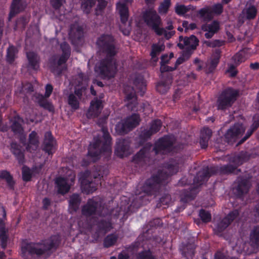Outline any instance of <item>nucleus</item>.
I'll list each match as a JSON object with an SVG mask.
<instances>
[{
    "label": "nucleus",
    "mask_w": 259,
    "mask_h": 259,
    "mask_svg": "<svg viewBox=\"0 0 259 259\" xmlns=\"http://www.w3.org/2000/svg\"><path fill=\"white\" fill-rule=\"evenodd\" d=\"M59 241V237L55 236L46 243L27 244L22 246V253L27 259H46L48 254V251L58 245Z\"/></svg>",
    "instance_id": "f257e3e1"
},
{
    "label": "nucleus",
    "mask_w": 259,
    "mask_h": 259,
    "mask_svg": "<svg viewBox=\"0 0 259 259\" xmlns=\"http://www.w3.org/2000/svg\"><path fill=\"white\" fill-rule=\"evenodd\" d=\"M111 138L107 130L103 128L99 137H95L89 148L88 157L92 161L98 159L101 154L107 156L111 153Z\"/></svg>",
    "instance_id": "f03ea898"
},
{
    "label": "nucleus",
    "mask_w": 259,
    "mask_h": 259,
    "mask_svg": "<svg viewBox=\"0 0 259 259\" xmlns=\"http://www.w3.org/2000/svg\"><path fill=\"white\" fill-rule=\"evenodd\" d=\"M259 247V227L254 229L250 234V242L244 243L242 239H238L235 246L233 247L234 251L237 253L244 251L246 254L257 251Z\"/></svg>",
    "instance_id": "7ed1b4c3"
},
{
    "label": "nucleus",
    "mask_w": 259,
    "mask_h": 259,
    "mask_svg": "<svg viewBox=\"0 0 259 259\" xmlns=\"http://www.w3.org/2000/svg\"><path fill=\"white\" fill-rule=\"evenodd\" d=\"M134 85V88L127 87L124 89V92L126 95V106L128 109H131L132 110L136 109V105L137 104L135 93H140L142 95L145 91L146 83L143 78L140 77L135 80Z\"/></svg>",
    "instance_id": "20e7f679"
},
{
    "label": "nucleus",
    "mask_w": 259,
    "mask_h": 259,
    "mask_svg": "<svg viewBox=\"0 0 259 259\" xmlns=\"http://www.w3.org/2000/svg\"><path fill=\"white\" fill-rule=\"evenodd\" d=\"M143 17L147 25L151 27L157 35H164L166 39L170 38L173 35L174 32H167L164 28L159 27L161 24V21L160 17L155 10L150 9L144 13Z\"/></svg>",
    "instance_id": "39448f33"
},
{
    "label": "nucleus",
    "mask_w": 259,
    "mask_h": 259,
    "mask_svg": "<svg viewBox=\"0 0 259 259\" xmlns=\"http://www.w3.org/2000/svg\"><path fill=\"white\" fill-rule=\"evenodd\" d=\"M95 71L104 79L113 77L117 71L116 63L112 59L106 60L96 64Z\"/></svg>",
    "instance_id": "423d86ee"
},
{
    "label": "nucleus",
    "mask_w": 259,
    "mask_h": 259,
    "mask_svg": "<svg viewBox=\"0 0 259 259\" xmlns=\"http://www.w3.org/2000/svg\"><path fill=\"white\" fill-rule=\"evenodd\" d=\"M75 175L72 170L67 171L65 178L60 177L55 180L56 188L59 193L64 194L70 190L71 186L74 184Z\"/></svg>",
    "instance_id": "0eeeda50"
},
{
    "label": "nucleus",
    "mask_w": 259,
    "mask_h": 259,
    "mask_svg": "<svg viewBox=\"0 0 259 259\" xmlns=\"http://www.w3.org/2000/svg\"><path fill=\"white\" fill-rule=\"evenodd\" d=\"M178 170V166L177 163L169 164L167 167V171L165 172H159L157 176L152 177L148 181L147 184L150 186V189H157L159 185L162 183L168 176L176 173Z\"/></svg>",
    "instance_id": "6e6552de"
},
{
    "label": "nucleus",
    "mask_w": 259,
    "mask_h": 259,
    "mask_svg": "<svg viewBox=\"0 0 259 259\" xmlns=\"http://www.w3.org/2000/svg\"><path fill=\"white\" fill-rule=\"evenodd\" d=\"M95 181H93L92 175L89 171H85L80 173L79 180L81 184V188L82 192L85 193H93L97 189V184L95 181L98 178L95 174L93 175Z\"/></svg>",
    "instance_id": "1a4fd4ad"
},
{
    "label": "nucleus",
    "mask_w": 259,
    "mask_h": 259,
    "mask_svg": "<svg viewBox=\"0 0 259 259\" xmlns=\"http://www.w3.org/2000/svg\"><path fill=\"white\" fill-rule=\"evenodd\" d=\"M237 95L236 91L231 89L226 90L222 93L218 100V108L224 109L231 106L236 100Z\"/></svg>",
    "instance_id": "9d476101"
},
{
    "label": "nucleus",
    "mask_w": 259,
    "mask_h": 259,
    "mask_svg": "<svg viewBox=\"0 0 259 259\" xmlns=\"http://www.w3.org/2000/svg\"><path fill=\"white\" fill-rule=\"evenodd\" d=\"M97 45L109 57L113 56L116 51L113 45V37L110 35L101 36L97 41Z\"/></svg>",
    "instance_id": "9b49d317"
},
{
    "label": "nucleus",
    "mask_w": 259,
    "mask_h": 259,
    "mask_svg": "<svg viewBox=\"0 0 259 259\" xmlns=\"http://www.w3.org/2000/svg\"><path fill=\"white\" fill-rule=\"evenodd\" d=\"M140 122L138 115L134 114L127 117L123 122H119L115 127L116 132L119 134H123L138 125Z\"/></svg>",
    "instance_id": "f8f14e48"
},
{
    "label": "nucleus",
    "mask_w": 259,
    "mask_h": 259,
    "mask_svg": "<svg viewBox=\"0 0 259 259\" xmlns=\"http://www.w3.org/2000/svg\"><path fill=\"white\" fill-rule=\"evenodd\" d=\"M175 138L172 136L164 137L160 139L156 143L154 150L156 154H166L172 151Z\"/></svg>",
    "instance_id": "ddd939ff"
},
{
    "label": "nucleus",
    "mask_w": 259,
    "mask_h": 259,
    "mask_svg": "<svg viewBox=\"0 0 259 259\" xmlns=\"http://www.w3.org/2000/svg\"><path fill=\"white\" fill-rule=\"evenodd\" d=\"M245 128L242 124H235L231 127L225 135V138L228 143L232 144L239 138L244 132Z\"/></svg>",
    "instance_id": "4468645a"
},
{
    "label": "nucleus",
    "mask_w": 259,
    "mask_h": 259,
    "mask_svg": "<svg viewBox=\"0 0 259 259\" xmlns=\"http://www.w3.org/2000/svg\"><path fill=\"white\" fill-rule=\"evenodd\" d=\"M199 40L197 38L192 35L189 37L183 38L182 36L180 37V42L178 44V47L186 50V53L190 54V52L194 50L196 48L198 45Z\"/></svg>",
    "instance_id": "2eb2a0df"
},
{
    "label": "nucleus",
    "mask_w": 259,
    "mask_h": 259,
    "mask_svg": "<svg viewBox=\"0 0 259 259\" xmlns=\"http://www.w3.org/2000/svg\"><path fill=\"white\" fill-rule=\"evenodd\" d=\"M238 211L234 210L229 213L227 217L224 218L220 223L216 225L214 228V231L215 233L219 234V233L225 230L230 223L238 216Z\"/></svg>",
    "instance_id": "dca6fc26"
},
{
    "label": "nucleus",
    "mask_w": 259,
    "mask_h": 259,
    "mask_svg": "<svg viewBox=\"0 0 259 259\" xmlns=\"http://www.w3.org/2000/svg\"><path fill=\"white\" fill-rule=\"evenodd\" d=\"M220 27V23L217 21H213L210 23L202 25L201 29L206 32L205 37L206 38H210L219 30Z\"/></svg>",
    "instance_id": "f3484780"
},
{
    "label": "nucleus",
    "mask_w": 259,
    "mask_h": 259,
    "mask_svg": "<svg viewBox=\"0 0 259 259\" xmlns=\"http://www.w3.org/2000/svg\"><path fill=\"white\" fill-rule=\"evenodd\" d=\"M115 154L120 157L127 156L130 153L129 143L127 140H119L117 143Z\"/></svg>",
    "instance_id": "a211bd4d"
},
{
    "label": "nucleus",
    "mask_w": 259,
    "mask_h": 259,
    "mask_svg": "<svg viewBox=\"0 0 259 259\" xmlns=\"http://www.w3.org/2000/svg\"><path fill=\"white\" fill-rule=\"evenodd\" d=\"M103 106L101 100L95 99L91 103V106L87 113L89 118H93L98 116L102 109Z\"/></svg>",
    "instance_id": "6ab92c4d"
},
{
    "label": "nucleus",
    "mask_w": 259,
    "mask_h": 259,
    "mask_svg": "<svg viewBox=\"0 0 259 259\" xmlns=\"http://www.w3.org/2000/svg\"><path fill=\"white\" fill-rule=\"evenodd\" d=\"M56 143L50 132H47L45 136L44 150L49 154L54 153L56 149Z\"/></svg>",
    "instance_id": "aec40b11"
},
{
    "label": "nucleus",
    "mask_w": 259,
    "mask_h": 259,
    "mask_svg": "<svg viewBox=\"0 0 259 259\" xmlns=\"http://www.w3.org/2000/svg\"><path fill=\"white\" fill-rule=\"evenodd\" d=\"M26 6L25 0H13L11 7L9 18L11 19L16 14L23 11Z\"/></svg>",
    "instance_id": "412c9836"
},
{
    "label": "nucleus",
    "mask_w": 259,
    "mask_h": 259,
    "mask_svg": "<svg viewBox=\"0 0 259 259\" xmlns=\"http://www.w3.org/2000/svg\"><path fill=\"white\" fill-rule=\"evenodd\" d=\"M221 52L217 50L211 55L210 60L206 64V71L211 72L217 67L220 60Z\"/></svg>",
    "instance_id": "4be33fe9"
},
{
    "label": "nucleus",
    "mask_w": 259,
    "mask_h": 259,
    "mask_svg": "<svg viewBox=\"0 0 259 259\" xmlns=\"http://www.w3.org/2000/svg\"><path fill=\"white\" fill-rule=\"evenodd\" d=\"M116 10L120 15L122 23H125L128 18V10L126 4L120 2H118L116 4Z\"/></svg>",
    "instance_id": "5701e85b"
},
{
    "label": "nucleus",
    "mask_w": 259,
    "mask_h": 259,
    "mask_svg": "<svg viewBox=\"0 0 259 259\" xmlns=\"http://www.w3.org/2000/svg\"><path fill=\"white\" fill-rule=\"evenodd\" d=\"M38 146V140L37 134L33 131L31 132L29 137V142L26 147L27 150L30 152L36 150Z\"/></svg>",
    "instance_id": "b1692460"
},
{
    "label": "nucleus",
    "mask_w": 259,
    "mask_h": 259,
    "mask_svg": "<svg viewBox=\"0 0 259 259\" xmlns=\"http://www.w3.org/2000/svg\"><path fill=\"white\" fill-rule=\"evenodd\" d=\"M97 203L93 200H89L88 203L83 206L82 209V212L83 215L86 216L91 215L95 213Z\"/></svg>",
    "instance_id": "393cba45"
},
{
    "label": "nucleus",
    "mask_w": 259,
    "mask_h": 259,
    "mask_svg": "<svg viewBox=\"0 0 259 259\" xmlns=\"http://www.w3.org/2000/svg\"><path fill=\"white\" fill-rule=\"evenodd\" d=\"M27 57L28 60V67L30 69L37 70L39 67L38 58L34 52L27 53Z\"/></svg>",
    "instance_id": "a878e982"
},
{
    "label": "nucleus",
    "mask_w": 259,
    "mask_h": 259,
    "mask_svg": "<svg viewBox=\"0 0 259 259\" xmlns=\"http://www.w3.org/2000/svg\"><path fill=\"white\" fill-rule=\"evenodd\" d=\"M61 48L63 51V54L58 61V65L60 66L64 64L70 56V48L68 44L64 42L61 45Z\"/></svg>",
    "instance_id": "bb28decb"
},
{
    "label": "nucleus",
    "mask_w": 259,
    "mask_h": 259,
    "mask_svg": "<svg viewBox=\"0 0 259 259\" xmlns=\"http://www.w3.org/2000/svg\"><path fill=\"white\" fill-rule=\"evenodd\" d=\"M161 122L160 120H154L150 126V129L146 133L142 134V136L146 137H148L152 134L157 132L159 131L161 126Z\"/></svg>",
    "instance_id": "cd10ccee"
},
{
    "label": "nucleus",
    "mask_w": 259,
    "mask_h": 259,
    "mask_svg": "<svg viewBox=\"0 0 259 259\" xmlns=\"http://www.w3.org/2000/svg\"><path fill=\"white\" fill-rule=\"evenodd\" d=\"M8 230L6 229L4 222L0 220V240L1 247L5 249L7 246Z\"/></svg>",
    "instance_id": "c85d7f7f"
},
{
    "label": "nucleus",
    "mask_w": 259,
    "mask_h": 259,
    "mask_svg": "<svg viewBox=\"0 0 259 259\" xmlns=\"http://www.w3.org/2000/svg\"><path fill=\"white\" fill-rule=\"evenodd\" d=\"M250 186L249 180H243L239 182L236 191L239 195H241L248 192Z\"/></svg>",
    "instance_id": "c756f323"
},
{
    "label": "nucleus",
    "mask_w": 259,
    "mask_h": 259,
    "mask_svg": "<svg viewBox=\"0 0 259 259\" xmlns=\"http://www.w3.org/2000/svg\"><path fill=\"white\" fill-rule=\"evenodd\" d=\"M80 199L77 194L72 195L69 200V209L71 212L75 211L79 207Z\"/></svg>",
    "instance_id": "7c9ffc66"
},
{
    "label": "nucleus",
    "mask_w": 259,
    "mask_h": 259,
    "mask_svg": "<svg viewBox=\"0 0 259 259\" xmlns=\"http://www.w3.org/2000/svg\"><path fill=\"white\" fill-rule=\"evenodd\" d=\"M196 8L192 5L186 6L184 5L177 4L175 6L176 13L179 15H184L190 11H194Z\"/></svg>",
    "instance_id": "2f4dec72"
},
{
    "label": "nucleus",
    "mask_w": 259,
    "mask_h": 259,
    "mask_svg": "<svg viewBox=\"0 0 259 259\" xmlns=\"http://www.w3.org/2000/svg\"><path fill=\"white\" fill-rule=\"evenodd\" d=\"M164 45L162 43L154 44L152 46L151 56L154 61L156 62L157 61V56L161 51L164 50Z\"/></svg>",
    "instance_id": "473e14b6"
},
{
    "label": "nucleus",
    "mask_w": 259,
    "mask_h": 259,
    "mask_svg": "<svg viewBox=\"0 0 259 259\" xmlns=\"http://www.w3.org/2000/svg\"><path fill=\"white\" fill-rule=\"evenodd\" d=\"M151 145H147L145 147L141 150L140 152L134 156L133 160L138 163L143 160L151 149Z\"/></svg>",
    "instance_id": "72a5a7b5"
},
{
    "label": "nucleus",
    "mask_w": 259,
    "mask_h": 259,
    "mask_svg": "<svg viewBox=\"0 0 259 259\" xmlns=\"http://www.w3.org/2000/svg\"><path fill=\"white\" fill-rule=\"evenodd\" d=\"M12 151L15 155L20 163H23L24 162V154L19 145L15 143H13L11 145Z\"/></svg>",
    "instance_id": "f704fd0d"
},
{
    "label": "nucleus",
    "mask_w": 259,
    "mask_h": 259,
    "mask_svg": "<svg viewBox=\"0 0 259 259\" xmlns=\"http://www.w3.org/2000/svg\"><path fill=\"white\" fill-rule=\"evenodd\" d=\"M256 9L255 7L251 6L246 7L242 11V15L243 18L247 19H253L256 15Z\"/></svg>",
    "instance_id": "c9c22d12"
},
{
    "label": "nucleus",
    "mask_w": 259,
    "mask_h": 259,
    "mask_svg": "<svg viewBox=\"0 0 259 259\" xmlns=\"http://www.w3.org/2000/svg\"><path fill=\"white\" fill-rule=\"evenodd\" d=\"M0 178L6 181L8 186L11 189H13L14 185V181L12 176L10 172L7 170H2L0 172Z\"/></svg>",
    "instance_id": "e433bc0d"
},
{
    "label": "nucleus",
    "mask_w": 259,
    "mask_h": 259,
    "mask_svg": "<svg viewBox=\"0 0 259 259\" xmlns=\"http://www.w3.org/2000/svg\"><path fill=\"white\" fill-rule=\"evenodd\" d=\"M22 119L18 117H15L14 119L11 121L12 124L11 125L12 130L15 134H21L22 130L21 123Z\"/></svg>",
    "instance_id": "4c0bfd02"
},
{
    "label": "nucleus",
    "mask_w": 259,
    "mask_h": 259,
    "mask_svg": "<svg viewBox=\"0 0 259 259\" xmlns=\"http://www.w3.org/2000/svg\"><path fill=\"white\" fill-rule=\"evenodd\" d=\"M199 14L204 20H209L211 19L213 16L210 7H205L201 9L199 11Z\"/></svg>",
    "instance_id": "58836bf2"
},
{
    "label": "nucleus",
    "mask_w": 259,
    "mask_h": 259,
    "mask_svg": "<svg viewBox=\"0 0 259 259\" xmlns=\"http://www.w3.org/2000/svg\"><path fill=\"white\" fill-rule=\"evenodd\" d=\"M247 51V49H244L237 53L233 57L235 63L238 64L244 62L248 57V56L246 55Z\"/></svg>",
    "instance_id": "ea45409f"
},
{
    "label": "nucleus",
    "mask_w": 259,
    "mask_h": 259,
    "mask_svg": "<svg viewBox=\"0 0 259 259\" xmlns=\"http://www.w3.org/2000/svg\"><path fill=\"white\" fill-rule=\"evenodd\" d=\"M170 83L171 81L170 79L167 80L166 82H160L156 86V90L159 93L164 94L169 89Z\"/></svg>",
    "instance_id": "a19ab883"
},
{
    "label": "nucleus",
    "mask_w": 259,
    "mask_h": 259,
    "mask_svg": "<svg viewBox=\"0 0 259 259\" xmlns=\"http://www.w3.org/2000/svg\"><path fill=\"white\" fill-rule=\"evenodd\" d=\"M17 53V50L14 46H10L7 50V61L11 63L12 62L16 57V55Z\"/></svg>",
    "instance_id": "79ce46f5"
},
{
    "label": "nucleus",
    "mask_w": 259,
    "mask_h": 259,
    "mask_svg": "<svg viewBox=\"0 0 259 259\" xmlns=\"http://www.w3.org/2000/svg\"><path fill=\"white\" fill-rule=\"evenodd\" d=\"M94 0H84L81 4V8L84 12L89 13L90 9L95 4Z\"/></svg>",
    "instance_id": "37998d69"
},
{
    "label": "nucleus",
    "mask_w": 259,
    "mask_h": 259,
    "mask_svg": "<svg viewBox=\"0 0 259 259\" xmlns=\"http://www.w3.org/2000/svg\"><path fill=\"white\" fill-rule=\"evenodd\" d=\"M82 34V29L81 27L73 26L71 27L70 32V36L73 37V34H74V38L77 37L79 38Z\"/></svg>",
    "instance_id": "c03bdc74"
},
{
    "label": "nucleus",
    "mask_w": 259,
    "mask_h": 259,
    "mask_svg": "<svg viewBox=\"0 0 259 259\" xmlns=\"http://www.w3.org/2000/svg\"><path fill=\"white\" fill-rule=\"evenodd\" d=\"M68 104L74 110L77 109L79 107L78 100L73 94H70L69 96Z\"/></svg>",
    "instance_id": "a18cd8bd"
},
{
    "label": "nucleus",
    "mask_w": 259,
    "mask_h": 259,
    "mask_svg": "<svg viewBox=\"0 0 259 259\" xmlns=\"http://www.w3.org/2000/svg\"><path fill=\"white\" fill-rule=\"evenodd\" d=\"M169 60V58H168V56L167 55H164L161 56V67L160 70L161 72L164 71H168L169 70H171L169 69V67L166 66L165 64L168 62Z\"/></svg>",
    "instance_id": "49530a36"
},
{
    "label": "nucleus",
    "mask_w": 259,
    "mask_h": 259,
    "mask_svg": "<svg viewBox=\"0 0 259 259\" xmlns=\"http://www.w3.org/2000/svg\"><path fill=\"white\" fill-rule=\"evenodd\" d=\"M258 126L259 121H254L252 124L251 129L247 132L246 136L239 142L238 144H241L246 141L250 136L254 130H255Z\"/></svg>",
    "instance_id": "de8ad7c7"
},
{
    "label": "nucleus",
    "mask_w": 259,
    "mask_h": 259,
    "mask_svg": "<svg viewBox=\"0 0 259 259\" xmlns=\"http://www.w3.org/2000/svg\"><path fill=\"white\" fill-rule=\"evenodd\" d=\"M170 5V0H164V1L160 4L159 7V12L160 14L166 13Z\"/></svg>",
    "instance_id": "09e8293b"
},
{
    "label": "nucleus",
    "mask_w": 259,
    "mask_h": 259,
    "mask_svg": "<svg viewBox=\"0 0 259 259\" xmlns=\"http://www.w3.org/2000/svg\"><path fill=\"white\" fill-rule=\"evenodd\" d=\"M32 175V171L27 167L23 166L22 168V178L25 181L30 180Z\"/></svg>",
    "instance_id": "8fccbe9b"
},
{
    "label": "nucleus",
    "mask_w": 259,
    "mask_h": 259,
    "mask_svg": "<svg viewBox=\"0 0 259 259\" xmlns=\"http://www.w3.org/2000/svg\"><path fill=\"white\" fill-rule=\"evenodd\" d=\"M117 237L113 235L108 236L105 239L104 244L106 247L113 245L116 241Z\"/></svg>",
    "instance_id": "3c124183"
},
{
    "label": "nucleus",
    "mask_w": 259,
    "mask_h": 259,
    "mask_svg": "<svg viewBox=\"0 0 259 259\" xmlns=\"http://www.w3.org/2000/svg\"><path fill=\"white\" fill-rule=\"evenodd\" d=\"M199 217L204 223L210 222L211 219V214L208 211H206L203 209H201L200 211Z\"/></svg>",
    "instance_id": "603ef678"
},
{
    "label": "nucleus",
    "mask_w": 259,
    "mask_h": 259,
    "mask_svg": "<svg viewBox=\"0 0 259 259\" xmlns=\"http://www.w3.org/2000/svg\"><path fill=\"white\" fill-rule=\"evenodd\" d=\"M137 259H155L149 250L140 252Z\"/></svg>",
    "instance_id": "864d4df0"
},
{
    "label": "nucleus",
    "mask_w": 259,
    "mask_h": 259,
    "mask_svg": "<svg viewBox=\"0 0 259 259\" xmlns=\"http://www.w3.org/2000/svg\"><path fill=\"white\" fill-rule=\"evenodd\" d=\"M211 131L208 127H204L201 131V137L206 140H208L211 137Z\"/></svg>",
    "instance_id": "5fc2aeb1"
},
{
    "label": "nucleus",
    "mask_w": 259,
    "mask_h": 259,
    "mask_svg": "<svg viewBox=\"0 0 259 259\" xmlns=\"http://www.w3.org/2000/svg\"><path fill=\"white\" fill-rule=\"evenodd\" d=\"M213 14L219 15L223 12V7L222 4H217L211 8Z\"/></svg>",
    "instance_id": "6e6d98bb"
},
{
    "label": "nucleus",
    "mask_w": 259,
    "mask_h": 259,
    "mask_svg": "<svg viewBox=\"0 0 259 259\" xmlns=\"http://www.w3.org/2000/svg\"><path fill=\"white\" fill-rule=\"evenodd\" d=\"M98 3L96 9L97 15H99L107 5V2L105 0H98Z\"/></svg>",
    "instance_id": "4d7b16f0"
},
{
    "label": "nucleus",
    "mask_w": 259,
    "mask_h": 259,
    "mask_svg": "<svg viewBox=\"0 0 259 259\" xmlns=\"http://www.w3.org/2000/svg\"><path fill=\"white\" fill-rule=\"evenodd\" d=\"M205 44L207 46L213 48L221 46L223 45L224 42L219 40H214L211 41H205Z\"/></svg>",
    "instance_id": "13d9d810"
},
{
    "label": "nucleus",
    "mask_w": 259,
    "mask_h": 259,
    "mask_svg": "<svg viewBox=\"0 0 259 259\" xmlns=\"http://www.w3.org/2000/svg\"><path fill=\"white\" fill-rule=\"evenodd\" d=\"M236 166H233L231 165L225 166L222 167V171L225 174L235 172Z\"/></svg>",
    "instance_id": "bf43d9fd"
},
{
    "label": "nucleus",
    "mask_w": 259,
    "mask_h": 259,
    "mask_svg": "<svg viewBox=\"0 0 259 259\" xmlns=\"http://www.w3.org/2000/svg\"><path fill=\"white\" fill-rule=\"evenodd\" d=\"M64 2L65 0H51V4L54 8L57 9L60 8Z\"/></svg>",
    "instance_id": "052dcab7"
},
{
    "label": "nucleus",
    "mask_w": 259,
    "mask_h": 259,
    "mask_svg": "<svg viewBox=\"0 0 259 259\" xmlns=\"http://www.w3.org/2000/svg\"><path fill=\"white\" fill-rule=\"evenodd\" d=\"M99 226L103 230L105 231H108L109 230L110 228L111 227V224L109 222H101L99 224Z\"/></svg>",
    "instance_id": "680f3d73"
},
{
    "label": "nucleus",
    "mask_w": 259,
    "mask_h": 259,
    "mask_svg": "<svg viewBox=\"0 0 259 259\" xmlns=\"http://www.w3.org/2000/svg\"><path fill=\"white\" fill-rule=\"evenodd\" d=\"M160 201L162 205H167L170 201V197L169 195H166L162 197Z\"/></svg>",
    "instance_id": "e2e57ef3"
},
{
    "label": "nucleus",
    "mask_w": 259,
    "mask_h": 259,
    "mask_svg": "<svg viewBox=\"0 0 259 259\" xmlns=\"http://www.w3.org/2000/svg\"><path fill=\"white\" fill-rule=\"evenodd\" d=\"M53 91V87L51 84H47L46 87L45 97H49Z\"/></svg>",
    "instance_id": "0e129e2a"
},
{
    "label": "nucleus",
    "mask_w": 259,
    "mask_h": 259,
    "mask_svg": "<svg viewBox=\"0 0 259 259\" xmlns=\"http://www.w3.org/2000/svg\"><path fill=\"white\" fill-rule=\"evenodd\" d=\"M143 111L145 112V114H149L152 112V110L151 106L149 104H147L143 107Z\"/></svg>",
    "instance_id": "69168bd1"
},
{
    "label": "nucleus",
    "mask_w": 259,
    "mask_h": 259,
    "mask_svg": "<svg viewBox=\"0 0 259 259\" xmlns=\"http://www.w3.org/2000/svg\"><path fill=\"white\" fill-rule=\"evenodd\" d=\"M208 140H206L204 138L200 137V144L201 148H205L207 146V143Z\"/></svg>",
    "instance_id": "338daca9"
},
{
    "label": "nucleus",
    "mask_w": 259,
    "mask_h": 259,
    "mask_svg": "<svg viewBox=\"0 0 259 259\" xmlns=\"http://www.w3.org/2000/svg\"><path fill=\"white\" fill-rule=\"evenodd\" d=\"M41 105L45 108H47L50 111L53 110V107L52 105L49 103H46L45 104H41Z\"/></svg>",
    "instance_id": "774afa93"
}]
</instances>
